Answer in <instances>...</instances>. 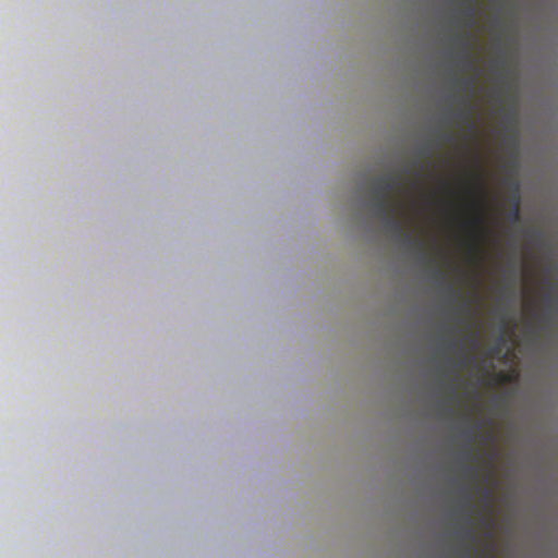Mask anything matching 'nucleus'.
I'll return each instance as SVG.
<instances>
[{
    "label": "nucleus",
    "instance_id": "2eb2a0df",
    "mask_svg": "<svg viewBox=\"0 0 558 558\" xmlns=\"http://www.w3.org/2000/svg\"><path fill=\"white\" fill-rule=\"evenodd\" d=\"M469 338H470V339L474 342V344L476 345V343H477V342H476V338H475V336H473V335H472V336H470Z\"/></svg>",
    "mask_w": 558,
    "mask_h": 558
},
{
    "label": "nucleus",
    "instance_id": "dca6fc26",
    "mask_svg": "<svg viewBox=\"0 0 558 558\" xmlns=\"http://www.w3.org/2000/svg\"><path fill=\"white\" fill-rule=\"evenodd\" d=\"M485 498H486V500H488L490 498V493L488 490L486 492Z\"/></svg>",
    "mask_w": 558,
    "mask_h": 558
},
{
    "label": "nucleus",
    "instance_id": "9d476101",
    "mask_svg": "<svg viewBox=\"0 0 558 558\" xmlns=\"http://www.w3.org/2000/svg\"><path fill=\"white\" fill-rule=\"evenodd\" d=\"M476 83V78L474 76L459 80L460 88L462 90H471Z\"/></svg>",
    "mask_w": 558,
    "mask_h": 558
},
{
    "label": "nucleus",
    "instance_id": "9b49d317",
    "mask_svg": "<svg viewBox=\"0 0 558 558\" xmlns=\"http://www.w3.org/2000/svg\"><path fill=\"white\" fill-rule=\"evenodd\" d=\"M459 311L468 314L470 317L473 316V312L471 310V306H470L469 302H464L463 304H461V306L459 307Z\"/></svg>",
    "mask_w": 558,
    "mask_h": 558
},
{
    "label": "nucleus",
    "instance_id": "20e7f679",
    "mask_svg": "<svg viewBox=\"0 0 558 558\" xmlns=\"http://www.w3.org/2000/svg\"><path fill=\"white\" fill-rule=\"evenodd\" d=\"M548 292L544 295L545 311L539 317L549 320L553 314L558 312V282L548 283Z\"/></svg>",
    "mask_w": 558,
    "mask_h": 558
},
{
    "label": "nucleus",
    "instance_id": "ddd939ff",
    "mask_svg": "<svg viewBox=\"0 0 558 558\" xmlns=\"http://www.w3.org/2000/svg\"><path fill=\"white\" fill-rule=\"evenodd\" d=\"M445 138H446L447 142H452L453 141V135L448 133V134H446Z\"/></svg>",
    "mask_w": 558,
    "mask_h": 558
},
{
    "label": "nucleus",
    "instance_id": "0eeeda50",
    "mask_svg": "<svg viewBox=\"0 0 558 558\" xmlns=\"http://www.w3.org/2000/svg\"><path fill=\"white\" fill-rule=\"evenodd\" d=\"M374 198L375 213L381 218L399 207V205L392 203L388 197L374 195Z\"/></svg>",
    "mask_w": 558,
    "mask_h": 558
},
{
    "label": "nucleus",
    "instance_id": "1a4fd4ad",
    "mask_svg": "<svg viewBox=\"0 0 558 558\" xmlns=\"http://www.w3.org/2000/svg\"><path fill=\"white\" fill-rule=\"evenodd\" d=\"M463 19L469 27L473 26L475 20V5L470 3L463 11Z\"/></svg>",
    "mask_w": 558,
    "mask_h": 558
},
{
    "label": "nucleus",
    "instance_id": "39448f33",
    "mask_svg": "<svg viewBox=\"0 0 558 558\" xmlns=\"http://www.w3.org/2000/svg\"><path fill=\"white\" fill-rule=\"evenodd\" d=\"M460 41L461 49L457 54L458 60L466 70H475V62L473 61V54L471 50V36L469 34H463L460 37Z\"/></svg>",
    "mask_w": 558,
    "mask_h": 558
},
{
    "label": "nucleus",
    "instance_id": "423d86ee",
    "mask_svg": "<svg viewBox=\"0 0 558 558\" xmlns=\"http://www.w3.org/2000/svg\"><path fill=\"white\" fill-rule=\"evenodd\" d=\"M461 104L463 106V109L457 112V118L462 121L466 122L472 131L475 130V122L472 120V116L474 113V106L470 102V97L464 96L461 98Z\"/></svg>",
    "mask_w": 558,
    "mask_h": 558
},
{
    "label": "nucleus",
    "instance_id": "a211bd4d",
    "mask_svg": "<svg viewBox=\"0 0 558 558\" xmlns=\"http://www.w3.org/2000/svg\"><path fill=\"white\" fill-rule=\"evenodd\" d=\"M436 272H437V275H439V276H441V277H442V274H441V271L439 270V268H436Z\"/></svg>",
    "mask_w": 558,
    "mask_h": 558
},
{
    "label": "nucleus",
    "instance_id": "7ed1b4c3",
    "mask_svg": "<svg viewBox=\"0 0 558 558\" xmlns=\"http://www.w3.org/2000/svg\"><path fill=\"white\" fill-rule=\"evenodd\" d=\"M401 178L399 175H384L375 180L373 186V195H381L390 198V194L400 185Z\"/></svg>",
    "mask_w": 558,
    "mask_h": 558
},
{
    "label": "nucleus",
    "instance_id": "6ab92c4d",
    "mask_svg": "<svg viewBox=\"0 0 558 558\" xmlns=\"http://www.w3.org/2000/svg\"><path fill=\"white\" fill-rule=\"evenodd\" d=\"M469 535H470L471 537H473V536H474V533H473L472 531H469Z\"/></svg>",
    "mask_w": 558,
    "mask_h": 558
},
{
    "label": "nucleus",
    "instance_id": "f8f14e48",
    "mask_svg": "<svg viewBox=\"0 0 558 558\" xmlns=\"http://www.w3.org/2000/svg\"><path fill=\"white\" fill-rule=\"evenodd\" d=\"M447 290L450 292V294L452 296V301H456L458 299V296H459L457 290L453 287H451V286L448 287Z\"/></svg>",
    "mask_w": 558,
    "mask_h": 558
},
{
    "label": "nucleus",
    "instance_id": "f3484780",
    "mask_svg": "<svg viewBox=\"0 0 558 558\" xmlns=\"http://www.w3.org/2000/svg\"><path fill=\"white\" fill-rule=\"evenodd\" d=\"M476 184H477V186H482V181L480 179L476 180Z\"/></svg>",
    "mask_w": 558,
    "mask_h": 558
},
{
    "label": "nucleus",
    "instance_id": "f03ea898",
    "mask_svg": "<svg viewBox=\"0 0 558 558\" xmlns=\"http://www.w3.org/2000/svg\"><path fill=\"white\" fill-rule=\"evenodd\" d=\"M399 210L400 206L383 217L385 228L388 232L397 235L398 238H402L408 244H412L416 239L412 234L405 232L403 223L397 217Z\"/></svg>",
    "mask_w": 558,
    "mask_h": 558
},
{
    "label": "nucleus",
    "instance_id": "4468645a",
    "mask_svg": "<svg viewBox=\"0 0 558 558\" xmlns=\"http://www.w3.org/2000/svg\"><path fill=\"white\" fill-rule=\"evenodd\" d=\"M451 347H452V348H459V349H461V351H463V349L460 347V344H459L457 341H453V342L451 343Z\"/></svg>",
    "mask_w": 558,
    "mask_h": 558
},
{
    "label": "nucleus",
    "instance_id": "f257e3e1",
    "mask_svg": "<svg viewBox=\"0 0 558 558\" xmlns=\"http://www.w3.org/2000/svg\"><path fill=\"white\" fill-rule=\"evenodd\" d=\"M474 197V207H475V216L468 219L466 225L474 232V239L476 242L483 241L486 229H485V218H484V207L483 203L480 199L477 194H473Z\"/></svg>",
    "mask_w": 558,
    "mask_h": 558
},
{
    "label": "nucleus",
    "instance_id": "6e6552de",
    "mask_svg": "<svg viewBox=\"0 0 558 558\" xmlns=\"http://www.w3.org/2000/svg\"><path fill=\"white\" fill-rule=\"evenodd\" d=\"M509 219L513 222L520 220V189L518 182L513 183L512 208L509 213Z\"/></svg>",
    "mask_w": 558,
    "mask_h": 558
}]
</instances>
